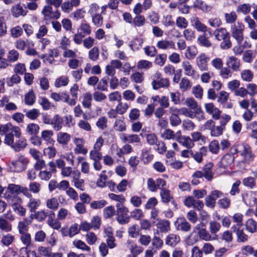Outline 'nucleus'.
Returning <instances> with one entry per match:
<instances>
[{
    "instance_id": "obj_1",
    "label": "nucleus",
    "mask_w": 257,
    "mask_h": 257,
    "mask_svg": "<svg viewBox=\"0 0 257 257\" xmlns=\"http://www.w3.org/2000/svg\"><path fill=\"white\" fill-rule=\"evenodd\" d=\"M116 220L121 225L125 224L129 222L130 216L128 215V209L124 206L122 204L117 203L116 204Z\"/></svg>"
},
{
    "instance_id": "obj_2",
    "label": "nucleus",
    "mask_w": 257,
    "mask_h": 257,
    "mask_svg": "<svg viewBox=\"0 0 257 257\" xmlns=\"http://www.w3.org/2000/svg\"><path fill=\"white\" fill-rule=\"evenodd\" d=\"M29 160L24 156H20L17 160L11 162L10 168L14 172H21L27 168Z\"/></svg>"
},
{
    "instance_id": "obj_3",
    "label": "nucleus",
    "mask_w": 257,
    "mask_h": 257,
    "mask_svg": "<svg viewBox=\"0 0 257 257\" xmlns=\"http://www.w3.org/2000/svg\"><path fill=\"white\" fill-rule=\"evenodd\" d=\"M244 29L243 24L240 22H237L231 26L232 36L237 41L239 45L241 44L243 40Z\"/></svg>"
},
{
    "instance_id": "obj_4",
    "label": "nucleus",
    "mask_w": 257,
    "mask_h": 257,
    "mask_svg": "<svg viewBox=\"0 0 257 257\" xmlns=\"http://www.w3.org/2000/svg\"><path fill=\"white\" fill-rule=\"evenodd\" d=\"M99 6L96 4H92L90 6V9L88 13L92 17V23L93 24L97 27H100L103 22V17L101 14H97L99 10Z\"/></svg>"
},
{
    "instance_id": "obj_5",
    "label": "nucleus",
    "mask_w": 257,
    "mask_h": 257,
    "mask_svg": "<svg viewBox=\"0 0 257 257\" xmlns=\"http://www.w3.org/2000/svg\"><path fill=\"white\" fill-rule=\"evenodd\" d=\"M224 194L219 190H214L211 192L210 195L207 196L205 199V205L209 207L213 208L215 205L216 200L222 197Z\"/></svg>"
},
{
    "instance_id": "obj_6",
    "label": "nucleus",
    "mask_w": 257,
    "mask_h": 257,
    "mask_svg": "<svg viewBox=\"0 0 257 257\" xmlns=\"http://www.w3.org/2000/svg\"><path fill=\"white\" fill-rule=\"evenodd\" d=\"M184 205L188 207H193L198 210H201L204 207L202 201L196 200L193 196H188L184 201Z\"/></svg>"
},
{
    "instance_id": "obj_7",
    "label": "nucleus",
    "mask_w": 257,
    "mask_h": 257,
    "mask_svg": "<svg viewBox=\"0 0 257 257\" xmlns=\"http://www.w3.org/2000/svg\"><path fill=\"white\" fill-rule=\"evenodd\" d=\"M11 11L13 15L16 18H18L21 16H25L28 13L26 7H25V5L21 3L13 6Z\"/></svg>"
},
{
    "instance_id": "obj_8",
    "label": "nucleus",
    "mask_w": 257,
    "mask_h": 257,
    "mask_svg": "<svg viewBox=\"0 0 257 257\" xmlns=\"http://www.w3.org/2000/svg\"><path fill=\"white\" fill-rule=\"evenodd\" d=\"M63 122L64 118L59 114H55L52 118L51 125L53 126L54 130L59 131L62 128Z\"/></svg>"
},
{
    "instance_id": "obj_9",
    "label": "nucleus",
    "mask_w": 257,
    "mask_h": 257,
    "mask_svg": "<svg viewBox=\"0 0 257 257\" xmlns=\"http://www.w3.org/2000/svg\"><path fill=\"white\" fill-rule=\"evenodd\" d=\"M190 22L191 25L198 31L205 32L207 31V27L200 21L198 18L193 17L191 19Z\"/></svg>"
},
{
    "instance_id": "obj_10",
    "label": "nucleus",
    "mask_w": 257,
    "mask_h": 257,
    "mask_svg": "<svg viewBox=\"0 0 257 257\" xmlns=\"http://www.w3.org/2000/svg\"><path fill=\"white\" fill-rule=\"evenodd\" d=\"M186 104L188 107L194 110L195 114H199L202 112V109L200 106L198 105L197 102L193 98H187Z\"/></svg>"
},
{
    "instance_id": "obj_11",
    "label": "nucleus",
    "mask_w": 257,
    "mask_h": 257,
    "mask_svg": "<svg viewBox=\"0 0 257 257\" xmlns=\"http://www.w3.org/2000/svg\"><path fill=\"white\" fill-rule=\"evenodd\" d=\"M226 64L229 67H231L234 71H237L239 69L240 61L234 56H230L228 58Z\"/></svg>"
},
{
    "instance_id": "obj_12",
    "label": "nucleus",
    "mask_w": 257,
    "mask_h": 257,
    "mask_svg": "<svg viewBox=\"0 0 257 257\" xmlns=\"http://www.w3.org/2000/svg\"><path fill=\"white\" fill-rule=\"evenodd\" d=\"M53 132L50 130H44L41 133V139L47 142V145H53L55 141L52 138Z\"/></svg>"
},
{
    "instance_id": "obj_13",
    "label": "nucleus",
    "mask_w": 257,
    "mask_h": 257,
    "mask_svg": "<svg viewBox=\"0 0 257 257\" xmlns=\"http://www.w3.org/2000/svg\"><path fill=\"white\" fill-rule=\"evenodd\" d=\"M234 157L232 154H226L222 158L220 163L221 166L225 168L231 165L234 162Z\"/></svg>"
},
{
    "instance_id": "obj_14",
    "label": "nucleus",
    "mask_w": 257,
    "mask_h": 257,
    "mask_svg": "<svg viewBox=\"0 0 257 257\" xmlns=\"http://www.w3.org/2000/svg\"><path fill=\"white\" fill-rule=\"evenodd\" d=\"M153 88L157 90L160 87H167L169 86V81L167 78H162L159 81L153 80L152 82Z\"/></svg>"
},
{
    "instance_id": "obj_15",
    "label": "nucleus",
    "mask_w": 257,
    "mask_h": 257,
    "mask_svg": "<svg viewBox=\"0 0 257 257\" xmlns=\"http://www.w3.org/2000/svg\"><path fill=\"white\" fill-rule=\"evenodd\" d=\"M70 139V135L67 133L59 132L57 135V140L58 142L63 145H67Z\"/></svg>"
},
{
    "instance_id": "obj_16",
    "label": "nucleus",
    "mask_w": 257,
    "mask_h": 257,
    "mask_svg": "<svg viewBox=\"0 0 257 257\" xmlns=\"http://www.w3.org/2000/svg\"><path fill=\"white\" fill-rule=\"evenodd\" d=\"M180 240L179 235L174 234H169L166 239V243L172 247H174Z\"/></svg>"
},
{
    "instance_id": "obj_17",
    "label": "nucleus",
    "mask_w": 257,
    "mask_h": 257,
    "mask_svg": "<svg viewBox=\"0 0 257 257\" xmlns=\"http://www.w3.org/2000/svg\"><path fill=\"white\" fill-rule=\"evenodd\" d=\"M197 65L202 71L206 70L207 69V58L204 54H201L197 58Z\"/></svg>"
},
{
    "instance_id": "obj_18",
    "label": "nucleus",
    "mask_w": 257,
    "mask_h": 257,
    "mask_svg": "<svg viewBox=\"0 0 257 257\" xmlns=\"http://www.w3.org/2000/svg\"><path fill=\"white\" fill-rule=\"evenodd\" d=\"M214 35L216 39L221 41L222 39L229 36V33L227 31L226 29L221 28L215 30L214 32Z\"/></svg>"
},
{
    "instance_id": "obj_19",
    "label": "nucleus",
    "mask_w": 257,
    "mask_h": 257,
    "mask_svg": "<svg viewBox=\"0 0 257 257\" xmlns=\"http://www.w3.org/2000/svg\"><path fill=\"white\" fill-rule=\"evenodd\" d=\"M157 226L162 232H168L170 229V223L168 220L160 219L159 222L157 224Z\"/></svg>"
},
{
    "instance_id": "obj_20",
    "label": "nucleus",
    "mask_w": 257,
    "mask_h": 257,
    "mask_svg": "<svg viewBox=\"0 0 257 257\" xmlns=\"http://www.w3.org/2000/svg\"><path fill=\"white\" fill-rule=\"evenodd\" d=\"M157 47L161 49H174L175 44L172 41L161 40L158 42Z\"/></svg>"
},
{
    "instance_id": "obj_21",
    "label": "nucleus",
    "mask_w": 257,
    "mask_h": 257,
    "mask_svg": "<svg viewBox=\"0 0 257 257\" xmlns=\"http://www.w3.org/2000/svg\"><path fill=\"white\" fill-rule=\"evenodd\" d=\"M78 32L82 33V35L84 36L89 35L91 33V29L90 25L86 23V21H84V22L82 23L78 28Z\"/></svg>"
},
{
    "instance_id": "obj_22",
    "label": "nucleus",
    "mask_w": 257,
    "mask_h": 257,
    "mask_svg": "<svg viewBox=\"0 0 257 257\" xmlns=\"http://www.w3.org/2000/svg\"><path fill=\"white\" fill-rule=\"evenodd\" d=\"M182 67L185 71V74L186 75L192 76L193 77H194L195 70L193 69L189 62L187 61L183 62Z\"/></svg>"
},
{
    "instance_id": "obj_23",
    "label": "nucleus",
    "mask_w": 257,
    "mask_h": 257,
    "mask_svg": "<svg viewBox=\"0 0 257 257\" xmlns=\"http://www.w3.org/2000/svg\"><path fill=\"white\" fill-rule=\"evenodd\" d=\"M198 235L199 238L201 239L208 241L210 240L216 239L217 238V236L216 235H215L214 237L211 238V236L210 233L206 230V229H201L200 231H198Z\"/></svg>"
},
{
    "instance_id": "obj_24",
    "label": "nucleus",
    "mask_w": 257,
    "mask_h": 257,
    "mask_svg": "<svg viewBox=\"0 0 257 257\" xmlns=\"http://www.w3.org/2000/svg\"><path fill=\"white\" fill-rule=\"evenodd\" d=\"M108 79V77L105 76L100 79L99 81H98L96 87L97 89L100 91H107Z\"/></svg>"
},
{
    "instance_id": "obj_25",
    "label": "nucleus",
    "mask_w": 257,
    "mask_h": 257,
    "mask_svg": "<svg viewBox=\"0 0 257 257\" xmlns=\"http://www.w3.org/2000/svg\"><path fill=\"white\" fill-rule=\"evenodd\" d=\"M245 227L249 232H255L257 229V222L252 218L248 219L245 223Z\"/></svg>"
},
{
    "instance_id": "obj_26",
    "label": "nucleus",
    "mask_w": 257,
    "mask_h": 257,
    "mask_svg": "<svg viewBox=\"0 0 257 257\" xmlns=\"http://www.w3.org/2000/svg\"><path fill=\"white\" fill-rule=\"evenodd\" d=\"M162 201L164 203H168L173 197L170 195V191L165 188H161L160 192Z\"/></svg>"
},
{
    "instance_id": "obj_27",
    "label": "nucleus",
    "mask_w": 257,
    "mask_h": 257,
    "mask_svg": "<svg viewBox=\"0 0 257 257\" xmlns=\"http://www.w3.org/2000/svg\"><path fill=\"white\" fill-rule=\"evenodd\" d=\"M40 203L41 202L39 199L31 198L29 200L27 206L29 208L31 212H35V210L40 206Z\"/></svg>"
},
{
    "instance_id": "obj_28",
    "label": "nucleus",
    "mask_w": 257,
    "mask_h": 257,
    "mask_svg": "<svg viewBox=\"0 0 257 257\" xmlns=\"http://www.w3.org/2000/svg\"><path fill=\"white\" fill-rule=\"evenodd\" d=\"M141 158L145 164H148L153 159V155L150 154L147 149H143L142 151Z\"/></svg>"
},
{
    "instance_id": "obj_29",
    "label": "nucleus",
    "mask_w": 257,
    "mask_h": 257,
    "mask_svg": "<svg viewBox=\"0 0 257 257\" xmlns=\"http://www.w3.org/2000/svg\"><path fill=\"white\" fill-rule=\"evenodd\" d=\"M26 130L28 134L32 136H34L37 135L39 133L40 126L37 124L31 123L27 125Z\"/></svg>"
},
{
    "instance_id": "obj_30",
    "label": "nucleus",
    "mask_w": 257,
    "mask_h": 257,
    "mask_svg": "<svg viewBox=\"0 0 257 257\" xmlns=\"http://www.w3.org/2000/svg\"><path fill=\"white\" fill-rule=\"evenodd\" d=\"M25 115L31 120H35L39 116L40 111L38 109L33 108L30 110H24Z\"/></svg>"
},
{
    "instance_id": "obj_31",
    "label": "nucleus",
    "mask_w": 257,
    "mask_h": 257,
    "mask_svg": "<svg viewBox=\"0 0 257 257\" xmlns=\"http://www.w3.org/2000/svg\"><path fill=\"white\" fill-rule=\"evenodd\" d=\"M178 227L182 231L188 232L191 229V225L184 217H183L180 218Z\"/></svg>"
},
{
    "instance_id": "obj_32",
    "label": "nucleus",
    "mask_w": 257,
    "mask_h": 257,
    "mask_svg": "<svg viewBox=\"0 0 257 257\" xmlns=\"http://www.w3.org/2000/svg\"><path fill=\"white\" fill-rule=\"evenodd\" d=\"M69 83L68 78L66 76H61L56 79L55 86L59 88L61 86H66Z\"/></svg>"
},
{
    "instance_id": "obj_33",
    "label": "nucleus",
    "mask_w": 257,
    "mask_h": 257,
    "mask_svg": "<svg viewBox=\"0 0 257 257\" xmlns=\"http://www.w3.org/2000/svg\"><path fill=\"white\" fill-rule=\"evenodd\" d=\"M73 245L76 248L82 250H87L89 251L90 248L87 246L85 243L81 240L75 239L73 241Z\"/></svg>"
},
{
    "instance_id": "obj_34",
    "label": "nucleus",
    "mask_w": 257,
    "mask_h": 257,
    "mask_svg": "<svg viewBox=\"0 0 257 257\" xmlns=\"http://www.w3.org/2000/svg\"><path fill=\"white\" fill-rule=\"evenodd\" d=\"M14 236L11 234L8 233L3 234L1 240V242L3 245L9 246L13 242Z\"/></svg>"
},
{
    "instance_id": "obj_35",
    "label": "nucleus",
    "mask_w": 257,
    "mask_h": 257,
    "mask_svg": "<svg viewBox=\"0 0 257 257\" xmlns=\"http://www.w3.org/2000/svg\"><path fill=\"white\" fill-rule=\"evenodd\" d=\"M253 77V74L250 70H244L241 73V77L244 81L250 82Z\"/></svg>"
},
{
    "instance_id": "obj_36",
    "label": "nucleus",
    "mask_w": 257,
    "mask_h": 257,
    "mask_svg": "<svg viewBox=\"0 0 257 257\" xmlns=\"http://www.w3.org/2000/svg\"><path fill=\"white\" fill-rule=\"evenodd\" d=\"M92 96L90 93H85L83 97L82 105L85 108H89L91 105Z\"/></svg>"
},
{
    "instance_id": "obj_37",
    "label": "nucleus",
    "mask_w": 257,
    "mask_h": 257,
    "mask_svg": "<svg viewBox=\"0 0 257 257\" xmlns=\"http://www.w3.org/2000/svg\"><path fill=\"white\" fill-rule=\"evenodd\" d=\"M197 42L201 46L209 47L211 45V42L208 40L205 35H200L197 39Z\"/></svg>"
},
{
    "instance_id": "obj_38",
    "label": "nucleus",
    "mask_w": 257,
    "mask_h": 257,
    "mask_svg": "<svg viewBox=\"0 0 257 257\" xmlns=\"http://www.w3.org/2000/svg\"><path fill=\"white\" fill-rule=\"evenodd\" d=\"M191 8L198 9L203 12L207 11L208 9L207 6L202 0H195L193 5L191 6Z\"/></svg>"
},
{
    "instance_id": "obj_39",
    "label": "nucleus",
    "mask_w": 257,
    "mask_h": 257,
    "mask_svg": "<svg viewBox=\"0 0 257 257\" xmlns=\"http://www.w3.org/2000/svg\"><path fill=\"white\" fill-rule=\"evenodd\" d=\"M106 204L107 202L104 200L93 201L90 203V206L92 209H98L102 208Z\"/></svg>"
},
{
    "instance_id": "obj_40",
    "label": "nucleus",
    "mask_w": 257,
    "mask_h": 257,
    "mask_svg": "<svg viewBox=\"0 0 257 257\" xmlns=\"http://www.w3.org/2000/svg\"><path fill=\"white\" fill-rule=\"evenodd\" d=\"M145 18L143 16L138 15L134 19L133 23L135 27L143 26L145 23Z\"/></svg>"
},
{
    "instance_id": "obj_41",
    "label": "nucleus",
    "mask_w": 257,
    "mask_h": 257,
    "mask_svg": "<svg viewBox=\"0 0 257 257\" xmlns=\"http://www.w3.org/2000/svg\"><path fill=\"white\" fill-rule=\"evenodd\" d=\"M115 209L112 206L105 207L103 209V217L105 219L109 218L114 215Z\"/></svg>"
},
{
    "instance_id": "obj_42",
    "label": "nucleus",
    "mask_w": 257,
    "mask_h": 257,
    "mask_svg": "<svg viewBox=\"0 0 257 257\" xmlns=\"http://www.w3.org/2000/svg\"><path fill=\"white\" fill-rule=\"evenodd\" d=\"M27 145L26 140L24 138H20L13 146V148L16 151H19L21 149L25 148Z\"/></svg>"
},
{
    "instance_id": "obj_43",
    "label": "nucleus",
    "mask_w": 257,
    "mask_h": 257,
    "mask_svg": "<svg viewBox=\"0 0 257 257\" xmlns=\"http://www.w3.org/2000/svg\"><path fill=\"white\" fill-rule=\"evenodd\" d=\"M46 205L48 208L55 210L58 209L59 203L56 198H52L47 200Z\"/></svg>"
},
{
    "instance_id": "obj_44",
    "label": "nucleus",
    "mask_w": 257,
    "mask_h": 257,
    "mask_svg": "<svg viewBox=\"0 0 257 257\" xmlns=\"http://www.w3.org/2000/svg\"><path fill=\"white\" fill-rule=\"evenodd\" d=\"M250 11V5L249 4H243L238 6L236 9L237 13H241L244 15H246Z\"/></svg>"
},
{
    "instance_id": "obj_45",
    "label": "nucleus",
    "mask_w": 257,
    "mask_h": 257,
    "mask_svg": "<svg viewBox=\"0 0 257 257\" xmlns=\"http://www.w3.org/2000/svg\"><path fill=\"white\" fill-rule=\"evenodd\" d=\"M114 128L118 132L125 131L126 130L125 123L120 119H116L114 124Z\"/></svg>"
},
{
    "instance_id": "obj_46",
    "label": "nucleus",
    "mask_w": 257,
    "mask_h": 257,
    "mask_svg": "<svg viewBox=\"0 0 257 257\" xmlns=\"http://www.w3.org/2000/svg\"><path fill=\"white\" fill-rule=\"evenodd\" d=\"M21 77L18 74H14L11 77L8 78L7 80V84L9 86H12L14 84H18L21 81Z\"/></svg>"
},
{
    "instance_id": "obj_47",
    "label": "nucleus",
    "mask_w": 257,
    "mask_h": 257,
    "mask_svg": "<svg viewBox=\"0 0 257 257\" xmlns=\"http://www.w3.org/2000/svg\"><path fill=\"white\" fill-rule=\"evenodd\" d=\"M35 96L33 90L27 93L25 96V102L27 105H31L35 102Z\"/></svg>"
},
{
    "instance_id": "obj_48",
    "label": "nucleus",
    "mask_w": 257,
    "mask_h": 257,
    "mask_svg": "<svg viewBox=\"0 0 257 257\" xmlns=\"http://www.w3.org/2000/svg\"><path fill=\"white\" fill-rule=\"evenodd\" d=\"M224 17L226 22L228 24H232L237 19V16L234 12H231L229 13H225Z\"/></svg>"
},
{
    "instance_id": "obj_49",
    "label": "nucleus",
    "mask_w": 257,
    "mask_h": 257,
    "mask_svg": "<svg viewBox=\"0 0 257 257\" xmlns=\"http://www.w3.org/2000/svg\"><path fill=\"white\" fill-rule=\"evenodd\" d=\"M19 54L16 50H12L9 52L8 54V61L14 62L16 61L19 58Z\"/></svg>"
},
{
    "instance_id": "obj_50",
    "label": "nucleus",
    "mask_w": 257,
    "mask_h": 257,
    "mask_svg": "<svg viewBox=\"0 0 257 257\" xmlns=\"http://www.w3.org/2000/svg\"><path fill=\"white\" fill-rule=\"evenodd\" d=\"M13 209L14 211L20 216H23L25 215L26 209L20 204H16L13 205Z\"/></svg>"
},
{
    "instance_id": "obj_51",
    "label": "nucleus",
    "mask_w": 257,
    "mask_h": 257,
    "mask_svg": "<svg viewBox=\"0 0 257 257\" xmlns=\"http://www.w3.org/2000/svg\"><path fill=\"white\" fill-rule=\"evenodd\" d=\"M236 234L237 237V241L238 242H245L248 240V236L244 233L243 230L238 229Z\"/></svg>"
},
{
    "instance_id": "obj_52",
    "label": "nucleus",
    "mask_w": 257,
    "mask_h": 257,
    "mask_svg": "<svg viewBox=\"0 0 257 257\" xmlns=\"http://www.w3.org/2000/svg\"><path fill=\"white\" fill-rule=\"evenodd\" d=\"M99 49L97 47H94L89 52V58L94 61L97 60L99 56Z\"/></svg>"
},
{
    "instance_id": "obj_53",
    "label": "nucleus",
    "mask_w": 257,
    "mask_h": 257,
    "mask_svg": "<svg viewBox=\"0 0 257 257\" xmlns=\"http://www.w3.org/2000/svg\"><path fill=\"white\" fill-rule=\"evenodd\" d=\"M229 98V93L225 91H221L217 98V101L223 104L226 102Z\"/></svg>"
},
{
    "instance_id": "obj_54",
    "label": "nucleus",
    "mask_w": 257,
    "mask_h": 257,
    "mask_svg": "<svg viewBox=\"0 0 257 257\" xmlns=\"http://www.w3.org/2000/svg\"><path fill=\"white\" fill-rule=\"evenodd\" d=\"M209 224L210 231L213 234L217 232L221 227V225L219 223L216 221H211L209 223Z\"/></svg>"
},
{
    "instance_id": "obj_55",
    "label": "nucleus",
    "mask_w": 257,
    "mask_h": 257,
    "mask_svg": "<svg viewBox=\"0 0 257 257\" xmlns=\"http://www.w3.org/2000/svg\"><path fill=\"white\" fill-rule=\"evenodd\" d=\"M223 41L220 43V46L221 49L223 50H227L231 47L232 44L230 40V36L222 39Z\"/></svg>"
},
{
    "instance_id": "obj_56",
    "label": "nucleus",
    "mask_w": 257,
    "mask_h": 257,
    "mask_svg": "<svg viewBox=\"0 0 257 257\" xmlns=\"http://www.w3.org/2000/svg\"><path fill=\"white\" fill-rule=\"evenodd\" d=\"M8 190L12 193V195H17L20 192H21V187L18 185L11 184L9 185Z\"/></svg>"
},
{
    "instance_id": "obj_57",
    "label": "nucleus",
    "mask_w": 257,
    "mask_h": 257,
    "mask_svg": "<svg viewBox=\"0 0 257 257\" xmlns=\"http://www.w3.org/2000/svg\"><path fill=\"white\" fill-rule=\"evenodd\" d=\"M171 124L173 126L179 125L181 123V119L178 115L175 113H172L170 117Z\"/></svg>"
},
{
    "instance_id": "obj_58",
    "label": "nucleus",
    "mask_w": 257,
    "mask_h": 257,
    "mask_svg": "<svg viewBox=\"0 0 257 257\" xmlns=\"http://www.w3.org/2000/svg\"><path fill=\"white\" fill-rule=\"evenodd\" d=\"M140 115V111L138 108H133L129 113V118L132 121L137 120Z\"/></svg>"
},
{
    "instance_id": "obj_59",
    "label": "nucleus",
    "mask_w": 257,
    "mask_h": 257,
    "mask_svg": "<svg viewBox=\"0 0 257 257\" xmlns=\"http://www.w3.org/2000/svg\"><path fill=\"white\" fill-rule=\"evenodd\" d=\"M143 41L141 38H136L130 42V47L133 50L138 49L139 47L142 46Z\"/></svg>"
},
{
    "instance_id": "obj_60",
    "label": "nucleus",
    "mask_w": 257,
    "mask_h": 257,
    "mask_svg": "<svg viewBox=\"0 0 257 257\" xmlns=\"http://www.w3.org/2000/svg\"><path fill=\"white\" fill-rule=\"evenodd\" d=\"M242 183L245 186L248 187L250 189L253 188L255 185L254 179L251 177L244 178L242 180Z\"/></svg>"
},
{
    "instance_id": "obj_61",
    "label": "nucleus",
    "mask_w": 257,
    "mask_h": 257,
    "mask_svg": "<svg viewBox=\"0 0 257 257\" xmlns=\"http://www.w3.org/2000/svg\"><path fill=\"white\" fill-rule=\"evenodd\" d=\"M144 50L145 54L150 57H155L157 54V50L154 46H146Z\"/></svg>"
},
{
    "instance_id": "obj_62",
    "label": "nucleus",
    "mask_w": 257,
    "mask_h": 257,
    "mask_svg": "<svg viewBox=\"0 0 257 257\" xmlns=\"http://www.w3.org/2000/svg\"><path fill=\"white\" fill-rule=\"evenodd\" d=\"M253 59V53L252 50H248L244 52L243 55L242 59L244 61L247 63H251Z\"/></svg>"
},
{
    "instance_id": "obj_63",
    "label": "nucleus",
    "mask_w": 257,
    "mask_h": 257,
    "mask_svg": "<svg viewBox=\"0 0 257 257\" xmlns=\"http://www.w3.org/2000/svg\"><path fill=\"white\" fill-rule=\"evenodd\" d=\"M209 151L213 154H217L219 151V145L217 141H213L209 146Z\"/></svg>"
},
{
    "instance_id": "obj_64",
    "label": "nucleus",
    "mask_w": 257,
    "mask_h": 257,
    "mask_svg": "<svg viewBox=\"0 0 257 257\" xmlns=\"http://www.w3.org/2000/svg\"><path fill=\"white\" fill-rule=\"evenodd\" d=\"M23 29L20 26L13 28L11 30V35L13 38H18L23 34Z\"/></svg>"
}]
</instances>
